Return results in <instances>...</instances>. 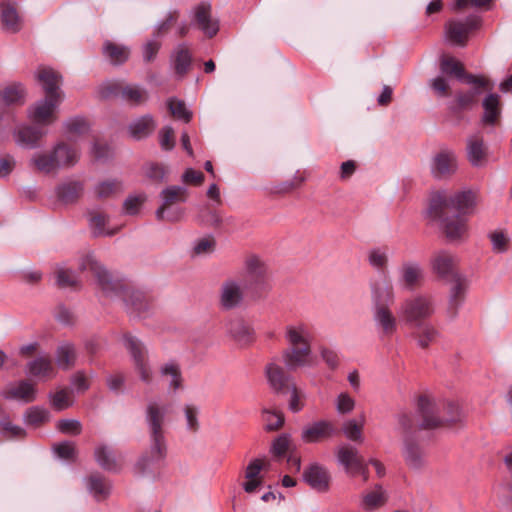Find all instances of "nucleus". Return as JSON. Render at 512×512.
<instances>
[{"mask_svg":"<svg viewBox=\"0 0 512 512\" xmlns=\"http://www.w3.org/2000/svg\"><path fill=\"white\" fill-rule=\"evenodd\" d=\"M284 339L287 347L283 351V362L287 369L310 366L312 359L313 330L310 324L297 321L285 326Z\"/></svg>","mask_w":512,"mask_h":512,"instance_id":"f257e3e1","label":"nucleus"},{"mask_svg":"<svg viewBox=\"0 0 512 512\" xmlns=\"http://www.w3.org/2000/svg\"><path fill=\"white\" fill-rule=\"evenodd\" d=\"M418 410L422 415V429H434L462 419L459 406L453 402L437 404L428 396H420Z\"/></svg>","mask_w":512,"mask_h":512,"instance_id":"f03ea898","label":"nucleus"},{"mask_svg":"<svg viewBox=\"0 0 512 512\" xmlns=\"http://www.w3.org/2000/svg\"><path fill=\"white\" fill-rule=\"evenodd\" d=\"M256 280V260L246 262V270L240 281L228 279L224 281L219 291V305L223 310L229 311L240 307L244 302V291Z\"/></svg>","mask_w":512,"mask_h":512,"instance_id":"7ed1b4c3","label":"nucleus"},{"mask_svg":"<svg viewBox=\"0 0 512 512\" xmlns=\"http://www.w3.org/2000/svg\"><path fill=\"white\" fill-rule=\"evenodd\" d=\"M168 413V405L158 400L148 402L145 410V421L148 427L151 454L155 459H161L165 455V416Z\"/></svg>","mask_w":512,"mask_h":512,"instance_id":"20e7f679","label":"nucleus"},{"mask_svg":"<svg viewBox=\"0 0 512 512\" xmlns=\"http://www.w3.org/2000/svg\"><path fill=\"white\" fill-rule=\"evenodd\" d=\"M476 204L477 194L470 189L457 191L449 197L439 192L431 199L430 209L434 216L439 218L442 217L443 209H453L461 216H465L474 212Z\"/></svg>","mask_w":512,"mask_h":512,"instance_id":"39448f33","label":"nucleus"},{"mask_svg":"<svg viewBox=\"0 0 512 512\" xmlns=\"http://www.w3.org/2000/svg\"><path fill=\"white\" fill-rule=\"evenodd\" d=\"M435 313L434 300L429 295L417 294L405 298L399 305L398 316L405 324L419 327Z\"/></svg>","mask_w":512,"mask_h":512,"instance_id":"423d86ee","label":"nucleus"},{"mask_svg":"<svg viewBox=\"0 0 512 512\" xmlns=\"http://www.w3.org/2000/svg\"><path fill=\"white\" fill-rule=\"evenodd\" d=\"M160 198L161 204L156 210L157 219L170 222L179 221L183 217L184 210L177 204L186 201V188L177 185L169 186L161 191Z\"/></svg>","mask_w":512,"mask_h":512,"instance_id":"0eeeda50","label":"nucleus"},{"mask_svg":"<svg viewBox=\"0 0 512 512\" xmlns=\"http://www.w3.org/2000/svg\"><path fill=\"white\" fill-rule=\"evenodd\" d=\"M63 100V96H54V98L44 97L36 101L28 109L27 116L29 120L39 127L53 124L57 119V109Z\"/></svg>","mask_w":512,"mask_h":512,"instance_id":"6e6552de","label":"nucleus"},{"mask_svg":"<svg viewBox=\"0 0 512 512\" xmlns=\"http://www.w3.org/2000/svg\"><path fill=\"white\" fill-rule=\"evenodd\" d=\"M466 84L471 85V90L467 92H458L456 102L459 109L467 110L473 108L477 103L479 96L485 91L493 89V83L481 75L468 74L465 76Z\"/></svg>","mask_w":512,"mask_h":512,"instance_id":"1a4fd4ad","label":"nucleus"},{"mask_svg":"<svg viewBox=\"0 0 512 512\" xmlns=\"http://www.w3.org/2000/svg\"><path fill=\"white\" fill-rule=\"evenodd\" d=\"M124 346L133 358L135 370L141 381L146 384L151 383L153 373L146 359V351L142 343L136 337L126 336Z\"/></svg>","mask_w":512,"mask_h":512,"instance_id":"9d476101","label":"nucleus"},{"mask_svg":"<svg viewBox=\"0 0 512 512\" xmlns=\"http://www.w3.org/2000/svg\"><path fill=\"white\" fill-rule=\"evenodd\" d=\"M191 24L209 38L214 37L219 31V20L213 16L212 7L207 2H202L193 8Z\"/></svg>","mask_w":512,"mask_h":512,"instance_id":"9b49d317","label":"nucleus"},{"mask_svg":"<svg viewBox=\"0 0 512 512\" xmlns=\"http://www.w3.org/2000/svg\"><path fill=\"white\" fill-rule=\"evenodd\" d=\"M458 170V158L450 149H443L436 153L431 162V173L436 179H449Z\"/></svg>","mask_w":512,"mask_h":512,"instance_id":"f8f14e48","label":"nucleus"},{"mask_svg":"<svg viewBox=\"0 0 512 512\" xmlns=\"http://www.w3.org/2000/svg\"><path fill=\"white\" fill-rule=\"evenodd\" d=\"M337 459L344 466L345 471L351 476L362 475L364 480L368 479V470L363 458L356 448L343 445L337 451Z\"/></svg>","mask_w":512,"mask_h":512,"instance_id":"ddd939ff","label":"nucleus"},{"mask_svg":"<svg viewBox=\"0 0 512 512\" xmlns=\"http://www.w3.org/2000/svg\"><path fill=\"white\" fill-rule=\"evenodd\" d=\"M468 283L465 277L454 275L449 291V300L446 309V315L449 320H454L459 312L460 307L464 303Z\"/></svg>","mask_w":512,"mask_h":512,"instance_id":"4468645a","label":"nucleus"},{"mask_svg":"<svg viewBox=\"0 0 512 512\" xmlns=\"http://www.w3.org/2000/svg\"><path fill=\"white\" fill-rule=\"evenodd\" d=\"M35 78L45 92V97L63 96L60 90L61 75L48 66H40L35 71Z\"/></svg>","mask_w":512,"mask_h":512,"instance_id":"2eb2a0df","label":"nucleus"},{"mask_svg":"<svg viewBox=\"0 0 512 512\" xmlns=\"http://www.w3.org/2000/svg\"><path fill=\"white\" fill-rule=\"evenodd\" d=\"M402 444V456L406 465L413 470L422 469L426 465V456L415 437H405Z\"/></svg>","mask_w":512,"mask_h":512,"instance_id":"dca6fc26","label":"nucleus"},{"mask_svg":"<svg viewBox=\"0 0 512 512\" xmlns=\"http://www.w3.org/2000/svg\"><path fill=\"white\" fill-rule=\"evenodd\" d=\"M373 320L381 335L391 337L396 333L398 319L389 306L373 307Z\"/></svg>","mask_w":512,"mask_h":512,"instance_id":"f3484780","label":"nucleus"},{"mask_svg":"<svg viewBox=\"0 0 512 512\" xmlns=\"http://www.w3.org/2000/svg\"><path fill=\"white\" fill-rule=\"evenodd\" d=\"M400 284L409 290L419 287L424 279L422 266L415 261H407L401 265L399 270Z\"/></svg>","mask_w":512,"mask_h":512,"instance_id":"a211bd4d","label":"nucleus"},{"mask_svg":"<svg viewBox=\"0 0 512 512\" xmlns=\"http://www.w3.org/2000/svg\"><path fill=\"white\" fill-rule=\"evenodd\" d=\"M265 375L270 388L276 393L285 394L288 386L294 384L292 377L287 375L284 369L274 362L266 366Z\"/></svg>","mask_w":512,"mask_h":512,"instance_id":"6ab92c4d","label":"nucleus"},{"mask_svg":"<svg viewBox=\"0 0 512 512\" xmlns=\"http://www.w3.org/2000/svg\"><path fill=\"white\" fill-rule=\"evenodd\" d=\"M46 133L39 127L22 125L14 130L15 143L26 149H34L39 146L40 140Z\"/></svg>","mask_w":512,"mask_h":512,"instance_id":"aec40b11","label":"nucleus"},{"mask_svg":"<svg viewBox=\"0 0 512 512\" xmlns=\"http://www.w3.org/2000/svg\"><path fill=\"white\" fill-rule=\"evenodd\" d=\"M335 432L334 425L325 420L307 425L301 432V439L305 443H316L330 438Z\"/></svg>","mask_w":512,"mask_h":512,"instance_id":"412c9836","label":"nucleus"},{"mask_svg":"<svg viewBox=\"0 0 512 512\" xmlns=\"http://www.w3.org/2000/svg\"><path fill=\"white\" fill-rule=\"evenodd\" d=\"M467 159L473 167H482L487 161V147L481 135H471L467 139Z\"/></svg>","mask_w":512,"mask_h":512,"instance_id":"4be33fe9","label":"nucleus"},{"mask_svg":"<svg viewBox=\"0 0 512 512\" xmlns=\"http://www.w3.org/2000/svg\"><path fill=\"white\" fill-rule=\"evenodd\" d=\"M36 387L34 384L27 381H20L11 384L2 392L5 399L19 400L25 403L32 402L36 399Z\"/></svg>","mask_w":512,"mask_h":512,"instance_id":"5701e85b","label":"nucleus"},{"mask_svg":"<svg viewBox=\"0 0 512 512\" xmlns=\"http://www.w3.org/2000/svg\"><path fill=\"white\" fill-rule=\"evenodd\" d=\"M457 260L454 255L447 251H438L431 258V267L434 273L441 278L454 277V268Z\"/></svg>","mask_w":512,"mask_h":512,"instance_id":"b1692460","label":"nucleus"},{"mask_svg":"<svg viewBox=\"0 0 512 512\" xmlns=\"http://www.w3.org/2000/svg\"><path fill=\"white\" fill-rule=\"evenodd\" d=\"M192 63V53L186 43L178 44L171 55V65L179 78H183L189 71Z\"/></svg>","mask_w":512,"mask_h":512,"instance_id":"393cba45","label":"nucleus"},{"mask_svg":"<svg viewBox=\"0 0 512 512\" xmlns=\"http://www.w3.org/2000/svg\"><path fill=\"white\" fill-rule=\"evenodd\" d=\"M303 476L304 480L314 490L319 492H325L328 490L330 475L324 467L318 464H313L304 471Z\"/></svg>","mask_w":512,"mask_h":512,"instance_id":"a878e982","label":"nucleus"},{"mask_svg":"<svg viewBox=\"0 0 512 512\" xmlns=\"http://www.w3.org/2000/svg\"><path fill=\"white\" fill-rule=\"evenodd\" d=\"M443 229L450 241L460 240L467 235V220L461 215L442 218Z\"/></svg>","mask_w":512,"mask_h":512,"instance_id":"bb28decb","label":"nucleus"},{"mask_svg":"<svg viewBox=\"0 0 512 512\" xmlns=\"http://www.w3.org/2000/svg\"><path fill=\"white\" fill-rule=\"evenodd\" d=\"M80 268L82 270H91L104 291L109 292L114 287L112 278L108 271L92 256L85 257L80 264Z\"/></svg>","mask_w":512,"mask_h":512,"instance_id":"cd10ccee","label":"nucleus"},{"mask_svg":"<svg viewBox=\"0 0 512 512\" xmlns=\"http://www.w3.org/2000/svg\"><path fill=\"white\" fill-rule=\"evenodd\" d=\"M373 307L389 306L395 298L394 288L390 281H378L372 284Z\"/></svg>","mask_w":512,"mask_h":512,"instance_id":"c85d7f7f","label":"nucleus"},{"mask_svg":"<svg viewBox=\"0 0 512 512\" xmlns=\"http://www.w3.org/2000/svg\"><path fill=\"white\" fill-rule=\"evenodd\" d=\"M482 106L484 109L482 122L485 125H496L501 115L500 96L495 93H489L484 98Z\"/></svg>","mask_w":512,"mask_h":512,"instance_id":"c756f323","label":"nucleus"},{"mask_svg":"<svg viewBox=\"0 0 512 512\" xmlns=\"http://www.w3.org/2000/svg\"><path fill=\"white\" fill-rule=\"evenodd\" d=\"M30 165L33 169L44 174L55 173L59 170L53 149L35 153L30 159Z\"/></svg>","mask_w":512,"mask_h":512,"instance_id":"7c9ffc66","label":"nucleus"},{"mask_svg":"<svg viewBox=\"0 0 512 512\" xmlns=\"http://www.w3.org/2000/svg\"><path fill=\"white\" fill-rule=\"evenodd\" d=\"M27 374L38 379L46 380L55 376V369L48 357L41 356L28 363Z\"/></svg>","mask_w":512,"mask_h":512,"instance_id":"2f4dec72","label":"nucleus"},{"mask_svg":"<svg viewBox=\"0 0 512 512\" xmlns=\"http://www.w3.org/2000/svg\"><path fill=\"white\" fill-rule=\"evenodd\" d=\"M53 150L59 169L71 167L79 160V151L67 143H58Z\"/></svg>","mask_w":512,"mask_h":512,"instance_id":"473e14b6","label":"nucleus"},{"mask_svg":"<svg viewBox=\"0 0 512 512\" xmlns=\"http://www.w3.org/2000/svg\"><path fill=\"white\" fill-rule=\"evenodd\" d=\"M0 18L5 30L16 33L21 29L22 21L17 9L13 5L2 3L0 5Z\"/></svg>","mask_w":512,"mask_h":512,"instance_id":"72a5a7b5","label":"nucleus"},{"mask_svg":"<svg viewBox=\"0 0 512 512\" xmlns=\"http://www.w3.org/2000/svg\"><path fill=\"white\" fill-rule=\"evenodd\" d=\"M104 56L114 65L126 62L130 56V49L127 46L106 41L103 45Z\"/></svg>","mask_w":512,"mask_h":512,"instance_id":"f704fd0d","label":"nucleus"},{"mask_svg":"<svg viewBox=\"0 0 512 512\" xmlns=\"http://www.w3.org/2000/svg\"><path fill=\"white\" fill-rule=\"evenodd\" d=\"M156 127L151 115H144L129 125L130 135L135 139H142L150 135Z\"/></svg>","mask_w":512,"mask_h":512,"instance_id":"c9c22d12","label":"nucleus"},{"mask_svg":"<svg viewBox=\"0 0 512 512\" xmlns=\"http://www.w3.org/2000/svg\"><path fill=\"white\" fill-rule=\"evenodd\" d=\"M263 428L267 432L280 430L285 423L284 413L277 408H264L262 410Z\"/></svg>","mask_w":512,"mask_h":512,"instance_id":"e433bc0d","label":"nucleus"},{"mask_svg":"<svg viewBox=\"0 0 512 512\" xmlns=\"http://www.w3.org/2000/svg\"><path fill=\"white\" fill-rule=\"evenodd\" d=\"M446 37L453 44L464 46L468 38V28L460 21H449L445 26Z\"/></svg>","mask_w":512,"mask_h":512,"instance_id":"4c0bfd02","label":"nucleus"},{"mask_svg":"<svg viewBox=\"0 0 512 512\" xmlns=\"http://www.w3.org/2000/svg\"><path fill=\"white\" fill-rule=\"evenodd\" d=\"M89 227L95 236H105L114 234V230L106 227L109 222L108 217L100 212L93 211L89 214Z\"/></svg>","mask_w":512,"mask_h":512,"instance_id":"58836bf2","label":"nucleus"},{"mask_svg":"<svg viewBox=\"0 0 512 512\" xmlns=\"http://www.w3.org/2000/svg\"><path fill=\"white\" fill-rule=\"evenodd\" d=\"M76 361V352L74 346L65 343L58 347L56 353V363L59 368L67 370L71 368Z\"/></svg>","mask_w":512,"mask_h":512,"instance_id":"ea45409f","label":"nucleus"},{"mask_svg":"<svg viewBox=\"0 0 512 512\" xmlns=\"http://www.w3.org/2000/svg\"><path fill=\"white\" fill-rule=\"evenodd\" d=\"M365 424V417L362 416L360 422L358 423L354 419H349L344 422L342 426V431L345 437L354 442H363V427Z\"/></svg>","mask_w":512,"mask_h":512,"instance_id":"a19ab883","label":"nucleus"},{"mask_svg":"<svg viewBox=\"0 0 512 512\" xmlns=\"http://www.w3.org/2000/svg\"><path fill=\"white\" fill-rule=\"evenodd\" d=\"M272 285L271 269L258 260V298L268 294L272 289Z\"/></svg>","mask_w":512,"mask_h":512,"instance_id":"79ce46f5","label":"nucleus"},{"mask_svg":"<svg viewBox=\"0 0 512 512\" xmlns=\"http://www.w3.org/2000/svg\"><path fill=\"white\" fill-rule=\"evenodd\" d=\"M121 97L132 105H140L147 100V92L138 85H127L121 90Z\"/></svg>","mask_w":512,"mask_h":512,"instance_id":"37998d69","label":"nucleus"},{"mask_svg":"<svg viewBox=\"0 0 512 512\" xmlns=\"http://www.w3.org/2000/svg\"><path fill=\"white\" fill-rule=\"evenodd\" d=\"M95 458L98 464L106 470L114 471L119 467L113 452L106 446H99L95 449Z\"/></svg>","mask_w":512,"mask_h":512,"instance_id":"c03bdc74","label":"nucleus"},{"mask_svg":"<svg viewBox=\"0 0 512 512\" xmlns=\"http://www.w3.org/2000/svg\"><path fill=\"white\" fill-rule=\"evenodd\" d=\"M88 490L97 500L105 499L111 489V485L98 476H91L87 479Z\"/></svg>","mask_w":512,"mask_h":512,"instance_id":"a18cd8bd","label":"nucleus"},{"mask_svg":"<svg viewBox=\"0 0 512 512\" xmlns=\"http://www.w3.org/2000/svg\"><path fill=\"white\" fill-rule=\"evenodd\" d=\"M167 107L170 110L171 114L177 120H181L185 123L190 122L192 119V112L186 107L185 103L182 100L177 98H169L167 100Z\"/></svg>","mask_w":512,"mask_h":512,"instance_id":"49530a36","label":"nucleus"},{"mask_svg":"<svg viewBox=\"0 0 512 512\" xmlns=\"http://www.w3.org/2000/svg\"><path fill=\"white\" fill-rule=\"evenodd\" d=\"M83 191L82 184L79 182H69L58 187L57 195L65 203L76 200Z\"/></svg>","mask_w":512,"mask_h":512,"instance_id":"de8ad7c7","label":"nucleus"},{"mask_svg":"<svg viewBox=\"0 0 512 512\" xmlns=\"http://www.w3.org/2000/svg\"><path fill=\"white\" fill-rule=\"evenodd\" d=\"M441 71L448 75H454L458 79H462L463 81H465V76L468 75V73H465L464 66L462 65V63L453 57L442 58Z\"/></svg>","mask_w":512,"mask_h":512,"instance_id":"09e8293b","label":"nucleus"},{"mask_svg":"<svg viewBox=\"0 0 512 512\" xmlns=\"http://www.w3.org/2000/svg\"><path fill=\"white\" fill-rule=\"evenodd\" d=\"M50 419V413L47 409L39 406L29 408L24 414L26 424L39 426Z\"/></svg>","mask_w":512,"mask_h":512,"instance_id":"8fccbe9b","label":"nucleus"},{"mask_svg":"<svg viewBox=\"0 0 512 512\" xmlns=\"http://www.w3.org/2000/svg\"><path fill=\"white\" fill-rule=\"evenodd\" d=\"M420 330L416 333L415 337L417 340V344L422 349H426L429 345L436 340L439 335L438 330L430 325H421Z\"/></svg>","mask_w":512,"mask_h":512,"instance_id":"3c124183","label":"nucleus"},{"mask_svg":"<svg viewBox=\"0 0 512 512\" xmlns=\"http://www.w3.org/2000/svg\"><path fill=\"white\" fill-rule=\"evenodd\" d=\"M397 423L402 440H404L405 437H414L416 426L411 413H399L397 415Z\"/></svg>","mask_w":512,"mask_h":512,"instance_id":"603ef678","label":"nucleus"},{"mask_svg":"<svg viewBox=\"0 0 512 512\" xmlns=\"http://www.w3.org/2000/svg\"><path fill=\"white\" fill-rule=\"evenodd\" d=\"M161 375L166 378L172 390L181 386V372L177 364L167 363L161 368Z\"/></svg>","mask_w":512,"mask_h":512,"instance_id":"864d4df0","label":"nucleus"},{"mask_svg":"<svg viewBox=\"0 0 512 512\" xmlns=\"http://www.w3.org/2000/svg\"><path fill=\"white\" fill-rule=\"evenodd\" d=\"M386 502L385 493L381 486H376L373 490L363 496V505L365 509L372 510L382 506Z\"/></svg>","mask_w":512,"mask_h":512,"instance_id":"5fc2aeb1","label":"nucleus"},{"mask_svg":"<svg viewBox=\"0 0 512 512\" xmlns=\"http://www.w3.org/2000/svg\"><path fill=\"white\" fill-rule=\"evenodd\" d=\"M305 179L306 178L304 174L297 171L291 179L277 184L274 187V192L278 194H288L293 190L301 187V185L305 182Z\"/></svg>","mask_w":512,"mask_h":512,"instance_id":"6e6d98bb","label":"nucleus"},{"mask_svg":"<svg viewBox=\"0 0 512 512\" xmlns=\"http://www.w3.org/2000/svg\"><path fill=\"white\" fill-rule=\"evenodd\" d=\"M122 191V185L116 180H106L100 182L94 188V193L98 198L110 197Z\"/></svg>","mask_w":512,"mask_h":512,"instance_id":"4d7b16f0","label":"nucleus"},{"mask_svg":"<svg viewBox=\"0 0 512 512\" xmlns=\"http://www.w3.org/2000/svg\"><path fill=\"white\" fill-rule=\"evenodd\" d=\"M285 393H290V399L288 403L289 410L293 413H298L304 408L305 394L303 391L297 388L296 384L289 385Z\"/></svg>","mask_w":512,"mask_h":512,"instance_id":"13d9d810","label":"nucleus"},{"mask_svg":"<svg viewBox=\"0 0 512 512\" xmlns=\"http://www.w3.org/2000/svg\"><path fill=\"white\" fill-rule=\"evenodd\" d=\"M488 237L492 244V250L495 253H503L508 250L510 239L504 231H492L489 233Z\"/></svg>","mask_w":512,"mask_h":512,"instance_id":"bf43d9fd","label":"nucleus"},{"mask_svg":"<svg viewBox=\"0 0 512 512\" xmlns=\"http://www.w3.org/2000/svg\"><path fill=\"white\" fill-rule=\"evenodd\" d=\"M201 220L204 224L214 228H218L222 224L230 225L233 222L232 217L223 218L219 212L210 209H206L202 213Z\"/></svg>","mask_w":512,"mask_h":512,"instance_id":"052dcab7","label":"nucleus"},{"mask_svg":"<svg viewBox=\"0 0 512 512\" xmlns=\"http://www.w3.org/2000/svg\"><path fill=\"white\" fill-rule=\"evenodd\" d=\"M292 441L289 434L283 433L276 437L271 444V453L281 457L291 450Z\"/></svg>","mask_w":512,"mask_h":512,"instance_id":"680f3d73","label":"nucleus"},{"mask_svg":"<svg viewBox=\"0 0 512 512\" xmlns=\"http://www.w3.org/2000/svg\"><path fill=\"white\" fill-rule=\"evenodd\" d=\"M230 334L240 346H246L252 340L250 330L242 322L235 323L230 329Z\"/></svg>","mask_w":512,"mask_h":512,"instance_id":"e2e57ef3","label":"nucleus"},{"mask_svg":"<svg viewBox=\"0 0 512 512\" xmlns=\"http://www.w3.org/2000/svg\"><path fill=\"white\" fill-rule=\"evenodd\" d=\"M51 405L54 409L61 411L70 407L73 403L72 395L67 390H59L50 395Z\"/></svg>","mask_w":512,"mask_h":512,"instance_id":"0e129e2a","label":"nucleus"},{"mask_svg":"<svg viewBox=\"0 0 512 512\" xmlns=\"http://www.w3.org/2000/svg\"><path fill=\"white\" fill-rule=\"evenodd\" d=\"M183 412L186 420V429L196 432L199 429V408L192 404H186L183 407Z\"/></svg>","mask_w":512,"mask_h":512,"instance_id":"69168bd1","label":"nucleus"},{"mask_svg":"<svg viewBox=\"0 0 512 512\" xmlns=\"http://www.w3.org/2000/svg\"><path fill=\"white\" fill-rule=\"evenodd\" d=\"M368 260L371 266L384 271L388 265V254L382 249H373L369 252Z\"/></svg>","mask_w":512,"mask_h":512,"instance_id":"338daca9","label":"nucleus"},{"mask_svg":"<svg viewBox=\"0 0 512 512\" xmlns=\"http://www.w3.org/2000/svg\"><path fill=\"white\" fill-rule=\"evenodd\" d=\"M24 97V88L21 84H13L6 87L2 93L3 101L12 104L20 101Z\"/></svg>","mask_w":512,"mask_h":512,"instance_id":"774afa93","label":"nucleus"}]
</instances>
